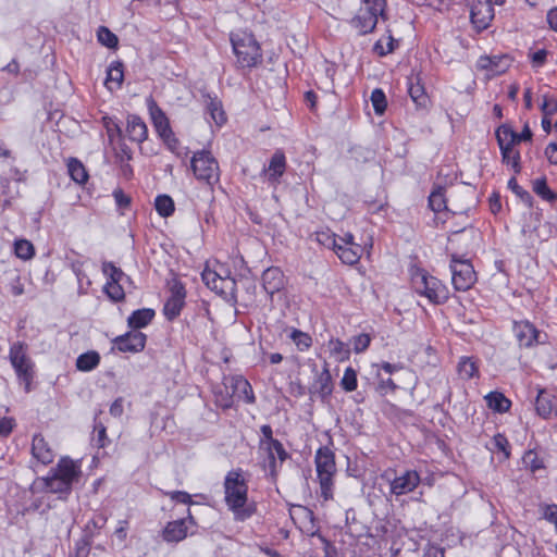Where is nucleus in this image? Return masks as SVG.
<instances>
[{"label": "nucleus", "mask_w": 557, "mask_h": 557, "mask_svg": "<svg viewBox=\"0 0 557 557\" xmlns=\"http://www.w3.org/2000/svg\"><path fill=\"white\" fill-rule=\"evenodd\" d=\"M225 504L234 513L236 521H245L255 511V505H248V484L243 476L242 469H233L227 472L224 479Z\"/></svg>", "instance_id": "1"}, {"label": "nucleus", "mask_w": 557, "mask_h": 557, "mask_svg": "<svg viewBox=\"0 0 557 557\" xmlns=\"http://www.w3.org/2000/svg\"><path fill=\"white\" fill-rule=\"evenodd\" d=\"M314 461L321 496L324 500L333 499V476L336 473L334 453L329 447H320Z\"/></svg>", "instance_id": "2"}, {"label": "nucleus", "mask_w": 557, "mask_h": 557, "mask_svg": "<svg viewBox=\"0 0 557 557\" xmlns=\"http://www.w3.org/2000/svg\"><path fill=\"white\" fill-rule=\"evenodd\" d=\"M412 284L417 293L425 296L433 304H444L449 297L447 287L423 270L412 275Z\"/></svg>", "instance_id": "3"}, {"label": "nucleus", "mask_w": 557, "mask_h": 557, "mask_svg": "<svg viewBox=\"0 0 557 557\" xmlns=\"http://www.w3.org/2000/svg\"><path fill=\"white\" fill-rule=\"evenodd\" d=\"M190 165L196 178L206 182L210 187L220 181L219 163L210 151L195 152Z\"/></svg>", "instance_id": "4"}, {"label": "nucleus", "mask_w": 557, "mask_h": 557, "mask_svg": "<svg viewBox=\"0 0 557 557\" xmlns=\"http://www.w3.org/2000/svg\"><path fill=\"white\" fill-rule=\"evenodd\" d=\"M234 53L240 67H252L261 61V51L259 44L252 35L232 37Z\"/></svg>", "instance_id": "5"}, {"label": "nucleus", "mask_w": 557, "mask_h": 557, "mask_svg": "<svg viewBox=\"0 0 557 557\" xmlns=\"http://www.w3.org/2000/svg\"><path fill=\"white\" fill-rule=\"evenodd\" d=\"M9 358L17 377L25 383V391L29 392L34 377V363L27 356V345L16 342L10 347Z\"/></svg>", "instance_id": "6"}, {"label": "nucleus", "mask_w": 557, "mask_h": 557, "mask_svg": "<svg viewBox=\"0 0 557 557\" xmlns=\"http://www.w3.org/2000/svg\"><path fill=\"white\" fill-rule=\"evenodd\" d=\"M261 433L263 435V440L260 442V448H264L268 454V465L270 475L275 478L277 474V461L273 458V450L277 454V458L280 463L284 462L288 458V453L283 447V444L273 438V431L271 425L264 424L261 426Z\"/></svg>", "instance_id": "7"}, {"label": "nucleus", "mask_w": 557, "mask_h": 557, "mask_svg": "<svg viewBox=\"0 0 557 557\" xmlns=\"http://www.w3.org/2000/svg\"><path fill=\"white\" fill-rule=\"evenodd\" d=\"M450 271L451 283L458 292L470 289L476 281L475 272L470 261L459 259L456 255L451 256Z\"/></svg>", "instance_id": "8"}, {"label": "nucleus", "mask_w": 557, "mask_h": 557, "mask_svg": "<svg viewBox=\"0 0 557 557\" xmlns=\"http://www.w3.org/2000/svg\"><path fill=\"white\" fill-rule=\"evenodd\" d=\"M203 283L216 294L223 296L225 299L235 298L236 282L231 277H222L215 271L206 269L201 274Z\"/></svg>", "instance_id": "9"}, {"label": "nucleus", "mask_w": 557, "mask_h": 557, "mask_svg": "<svg viewBox=\"0 0 557 557\" xmlns=\"http://www.w3.org/2000/svg\"><path fill=\"white\" fill-rule=\"evenodd\" d=\"M470 18L479 30L486 29L494 18V8L488 0H470Z\"/></svg>", "instance_id": "10"}, {"label": "nucleus", "mask_w": 557, "mask_h": 557, "mask_svg": "<svg viewBox=\"0 0 557 557\" xmlns=\"http://www.w3.org/2000/svg\"><path fill=\"white\" fill-rule=\"evenodd\" d=\"M186 292L181 283L175 282L171 287V296L164 304L163 313L168 320L177 318L185 304Z\"/></svg>", "instance_id": "11"}, {"label": "nucleus", "mask_w": 557, "mask_h": 557, "mask_svg": "<svg viewBox=\"0 0 557 557\" xmlns=\"http://www.w3.org/2000/svg\"><path fill=\"white\" fill-rule=\"evenodd\" d=\"M289 513L294 523L298 525L301 532L311 536L315 535L317 529L312 510L305 506L296 505L290 508Z\"/></svg>", "instance_id": "12"}, {"label": "nucleus", "mask_w": 557, "mask_h": 557, "mask_svg": "<svg viewBox=\"0 0 557 557\" xmlns=\"http://www.w3.org/2000/svg\"><path fill=\"white\" fill-rule=\"evenodd\" d=\"M146 335L138 331H131L114 338L115 347L122 352H139L145 348Z\"/></svg>", "instance_id": "13"}, {"label": "nucleus", "mask_w": 557, "mask_h": 557, "mask_svg": "<svg viewBox=\"0 0 557 557\" xmlns=\"http://www.w3.org/2000/svg\"><path fill=\"white\" fill-rule=\"evenodd\" d=\"M51 472L72 487L74 483L78 482L82 474L81 465L69 457L61 458L57 467L51 469Z\"/></svg>", "instance_id": "14"}, {"label": "nucleus", "mask_w": 557, "mask_h": 557, "mask_svg": "<svg viewBox=\"0 0 557 557\" xmlns=\"http://www.w3.org/2000/svg\"><path fill=\"white\" fill-rule=\"evenodd\" d=\"M186 521L195 523L194 517L188 513L186 519H178L166 523L162 531V539L168 543H178L187 536Z\"/></svg>", "instance_id": "15"}, {"label": "nucleus", "mask_w": 557, "mask_h": 557, "mask_svg": "<svg viewBox=\"0 0 557 557\" xmlns=\"http://www.w3.org/2000/svg\"><path fill=\"white\" fill-rule=\"evenodd\" d=\"M420 483L417 471L409 470L391 482V492L397 496L412 492Z\"/></svg>", "instance_id": "16"}, {"label": "nucleus", "mask_w": 557, "mask_h": 557, "mask_svg": "<svg viewBox=\"0 0 557 557\" xmlns=\"http://www.w3.org/2000/svg\"><path fill=\"white\" fill-rule=\"evenodd\" d=\"M262 286L271 297L284 288L285 276L281 269L271 267L262 273Z\"/></svg>", "instance_id": "17"}, {"label": "nucleus", "mask_w": 557, "mask_h": 557, "mask_svg": "<svg viewBox=\"0 0 557 557\" xmlns=\"http://www.w3.org/2000/svg\"><path fill=\"white\" fill-rule=\"evenodd\" d=\"M234 397L247 404H253L256 398L253 395L250 383L240 375H233L227 377Z\"/></svg>", "instance_id": "18"}, {"label": "nucleus", "mask_w": 557, "mask_h": 557, "mask_svg": "<svg viewBox=\"0 0 557 557\" xmlns=\"http://www.w3.org/2000/svg\"><path fill=\"white\" fill-rule=\"evenodd\" d=\"M513 332L520 346L531 347L537 342L539 331L529 321L515 322Z\"/></svg>", "instance_id": "19"}, {"label": "nucleus", "mask_w": 557, "mask_h": 557, "mask_svg": "<svg viewBox=\"0 0 557 557\" xmlns=\"http://www.w3.org/2000/svg\"><path fill=\"white\" fill-rule=\"evenodd\" d=\"M511 64V59L506 55L481 57L479 59V66L482 70L491 72L493 75L505 73Z\"/></svg>", "instance_id": "20"}, {"label": "nucleus", "mask_w": 557, "mask_h": 557, "mask_svg": "<svg viewBox=\"0 0 557 557\" xmlns=\"http://www.w3.org/2000/svg\"><path fill=\"white\" fill-rule=\"evenodd\" d=\"M126 134L132 141L141 144L148 137V128L141 117L131 114L127 117Z\"/></svg>", "instance_id": "21"}, {"label": "nucleus", "mask_w": 557, "mask_h": 557, "mask_svg": "<svg viewBox=\"0 0 557 557\" xmlns=\"http://www.w3.org/2000/svg\"><path fill=\"white\" fill-rule=\"evenodd\" d=\"M148 109L152 124L159 136L170 133L172 131L170 121L163 110L157 104V102L150 98L148 100Z\"/></svg>", "instance_id": "22"}, {"label": "nucleus", "mask_w": 557, "mask_h": 557, "mask_svg": "<svg viewBox=\"0 0 557 557\" xmlns=\"http://www.w3.org/2000/svg\"><path fill=\"white\" fill-rule=\"evenodd\" d=\"M32 454L42 465H49L53 461L54 453L46 442L42 435L36 434L32 442Z\"/></svg>", "instance_id": "23"}, {"label": "nucleus", "mask_w": 557, "mask_h": 557, "mask_svg": "<svg viewBox=\"0 0 557 557\" xmlns=\"http://www.w3.org/2000/svg\"><path fill=\"white\" fill-rule=\"evenodd\" d=\"M408 92L416 103L417 108L426 109L430 104V98L425 92L424 86L421 84L419 76L410 77L408 82Z\"/></svg>", "instance_id": "24"}, {"label": "nucleus", "mask_w": 557, "mask_h": 557, "mask_svg": "<svg viewBox=\"0 0 557 557\" xmlns=\"http://www.w3.org/2000/svg\"><path fill=\"white\" fill-rule=\"evenodd\" d=\"M350 24L359 34L366 35L374 30L377 20L374 18V14L369 13L368 10H359L351 18Z\"/></svg>", "instance_id": "25"}, {"label": "nucleus", "mask_w": 557, "mask_h": 557, "mask_svg": "<svg viewBox=\"0 0 557 557\" xmlns=\"http://www.w3.org/2000/svg\"><path fill=\"white\" fill-rule=\"evenodd\" d=\"M496 139L497 144L499 146L502 154L505 157V159L508 157L507 152L509 150V146H516L517 145V133L508 125H500L496 129Z\"/></svg>", "instance_id": "26"}, {"label": "nucleus", "mask_w": 557, "mask_h": 557, "mask_svg": "<svg viewBox=\"0 0 557 557\" xmlns=\"http://www.w3.org/2000/svg\"><path fill=\"white\" fill-rule=\"evenodd\" d=\"M556 406L554 403V396L544 389H540L535 401V409L537 414L544 419H548L550 418Z\"/></svg>", "instance_id": "27"}, {"label": "nucleus", "mask_w": 557, "mask_h": 557, "mask_svg": "<svg viewBox=\"0 0 557 557\" xmlns=\"http://www.w3.org/2000/svg\"><path fill=\"white\" fill-rule=\"evenodd\" d=\"M314 393H318L322 399L329 397L332 393V376L327 364L324 366L321 373L317 375L314 383L312 384Z\"/></svg>", "instance_id": "28"}, {"label": "nucleus", "mask_w": 557, "mask_h": 557, "mask_svg": "<svg viewBox=\"0 0 557 557\" xmlns=\"http://www.w3.org/2000/svg\"><path fill=\"white\" fill-rule=\"evenodd\" d=\"M286 169V159L282 151H276L269 163L267 169L268 178L270 182H277L284 174Z\"/></svg>", "instance_id": "29"}, {"label": "nucleus", "mask_w": 557, "mask_h": 557, "mask_svg": "<svg viewBox=\"0 0 557 557\" xmlns=\"http://www.w3.org/2000/svg\"><path fill=\"white\" fill-rule=\"evenodd\" d=\"M334 251L344 263L355 264L361 257L362 248L360 245L343 246L337 243Z\"/></svg>", "instance_id": "30"}, {"label": "nucleus", "mask_w": 557, "mask_h": 557, "mask_svg": "<svg viewBox=\"0 0 557 557\" xmlns=\"http://www.w3.org/2000/svg\"><path fill=\"white\" fill-rule=\"evenodd\" d=\"M154 317L152 309L144 308L135 310L127 319L128 326L138 330L147 326Z\"/></svg>", "instance_id": "31"}, {"label": "nucleus", "mask_w": 557, "mask_h": 557, "mask_svg": "<svg viewBox=\"0 0 557 557\" xmlns=\"http://www.w3.org/2000/svg\"><path fill=\"white\" fill-rule=\"evenodd\" d=\"M487 407L495 412L504 413L510 409L511 401L499 392H491L485 396Z\"/></svg>", "instance_id": "32"}, {"label": "nucleus", "mask_w": 557, "mask_h": 557, "mask_svg": "<svg viewBox=\"0 0 557 557\" xmlns=\"http://www.w3.org/2000/svg\"><path fill=\"white\" fill-rule=\"evenodd\" d=\"M214 396L215 403L219 407L228 409L233 406L234 394L231 389L230 383H227V377L224 379L222 386L216 387L214 391Z\"/></svg>", "instance_id": "33"}, {"label": "nucleus", "mask_w": 557, "mask_h": 557, "mask_svg": "<svg viewBox=\"0 0 557 557\" xmlns=\"http://www.w3.org/2000/svg\"><path fill=\"white\" fill-rule=\"evenodd\" d=\"M100 355L96 350H89L79 355L76 359V368L79 371L88 372L96 369L100 363Z\"/></svg>", "instance_id": "34"}, {"label": "nucleus", "mask_w": 557, "mask_h": 557, "mask_svg": "<svg viewBox=\"0 0 557 557\" xmlns=\"http://www.w3.org/2000/svg\"><path fill=\"white\" fill-rule=\"evenodd\" d=\"M42 480L45 483V488L50 493L67 495L72 491V486H70L66 482H64L51 471L50 474Z\"/></svg>", "instance_id": "35"}, {"label": "nucleus", "mask_w": 557, "mask_h": 557, "mask_svg": "<svg viewBox=\"0 0 557 557\" xmlns=\"http://www.w3.org/2000/svg\"><path fill=\"white\" fill-rule=\"evenodd\" d=\"M124 65L120 61H114L110 64L107 71L106 86L112 89L111 84H115L116 88H120L124 79Z\"/></svg>", "instance_id": "36"}, {"label": "nucleus", "mask_w": 557, "mask_h": 557, "mask_svg": "<svg viewBox=\"0 0 557 557\" xmlns=\"http://www.w3.org/2000/svg\"><path fill=\"white\" fill-rule=\"evenodd\" d=\"M69 174L77 184H84L88 180V174L81 161L71 158L67 163Z\"/></svg>", "instance_id": "37"}, {"label": "nucleus", "mask_w": 557, "mask_h": 557, "mask_svg": "<svg viewBox=\"0 0 557 557\" xmlns=\"http://www.w3.org/2000/svg\"><path fill=\"white\" fill-rule=\"evenodd\" d=\"M458 373L463 380L476 376L479 373L476 362L470 357H462L458 363Z\"/></svg>", "instance_id": "38"}, {"label": "nucleus", "mask_w": 557, "mask_h": 557, "mask_svg": "<svg viewBox=\"0 0 557 557\" xmlns=\"http://www.w3.org/2000/svg\"><path fill=\"white\" fill-rule=\"evenodd\" d=\"M429 206L434 212L448 210L443 187L438 186L431 193L429 197Z\"/></svg>", "instance_id": "39"}, {"label": "nucleus", "mask_w": 557, "mask_h": 557, "mask_svg": "<svg viewBox=\"0 0 557 557\" xmlns=\"http://www.w3.org/2000/svg\"><path fill=\"white\" fill-rule=\"evenodd\" d=\"M310 239L326 248L335 249L338 240L330 230L319 231L311 234Z\"/></svg>", "instance_id": "40"}, {"label": "nucleus", "mask_w": 557, "mask_h": 557, "mask_svg": "<svg viewBox=\"0 0 557 557\" xmlns=\"http://www.w3.org/2000/svg\"><path fill=\"white\" fill-rule=\"evenodd\" d=\"M207 110L209 111L212 120L222 125L226 121L225 112L222 109V103L216 98L209 97L207 100Z\"/></svg>", "instance_id": "41"}, {"label": "nucleus", "mask_w": 557, "mask_h": 557, "mask_svg": "<svg viewBox=\"0 0 557 557\" xmlns=\"http://www.w3.org/2000/svg\"><path fill=\"white\" fill-rule=\"evenodd\" d=\"M157 212L163 216H171L175 210L173 199L168 195H159L154 201Z\"/></svg>", "instance_id": "42"}, {"label": "nucleus", "mask_w": 557, "mask_h": 557, "mask_svg": "<svg viewBox=\"0 0 557 557\" xmlns=\"http://www.w3.org/2000/svg\"><path fill=\"white\" fill-rule=\"evenodd\" d=\"M533 191L547 201H554L557 195L548 187L546 178L541 177L533 182Z\"/></svg>", "instance_id": "43"}, {"label": "nucleus", "mask_w": 557, "mask_h": 557, "mask_svg": "<svg viewBox=\"0 0 557 557\" xmlns=\"http://www.w3.org/2000/svg\"><path fill=\"white\" fill-rule=\"evenodd\" d=\"M523 465L531 472L535 473L545 468L543 460L534 450H528L522 457Z\"/></svg>", "instance_id": "44"}, {"label": "nucleus", "mask_w": 557, "mask_h": 557, "mask_svg": "<svg viewBox=\"0 0 557 557\" xmlns=\"http://www.w3.org/2000/svg\"><path fill=\"white\" fill-rule=\"evenodd\" d=\"M14 251L18 258L23 260H28L34 256L35 248L29 240L18 239L14 244Z\"/></svg>", "instance_id": "45"}, {"label": "nucleus", "mask_w": 557, "mask_h": 557, "mask_svg": "<svg viewBox=\"0 0 557 557\" xmlns=\"http://www.w3.org/2000/svg\"><path fill=\"white\" fill-rule=\"evenodd\" d=\"M98 40L101 45L108 48H116L119 44V39L115 34H113L109 28L104 26H100L97 33Z\"/></svg>", "instance_id": "46"}, {"label": "nucleus", "mask_w": 557, "mask_h": 557, "mask_svg": "<svg viewBox=\"0 0 557 557\" xmlns=\"http://www.w3.org/2000/svg\"><path fill=\"white\" fill-rule=\"evenodd\" d=\"M102 271L108 276V282L121 283L124 278H127L124 272L112 262H103Z\"/></svg>", "instance_id": "47"}, {"label": "nucleus", "mask_w": 557, "mask_h": 557, "mask_svg": "<svg viewBox=\"0 0 557 557\" xmlns=\"http://www.w3.org/2000/svg\"><path fill=\"white\" fill-rule=\"evenodd\" d=\"M300 351L307 350L312 345V338L309 334L294 329L289 335Z\"/></svg>", "instance_id": "48"}, {"label": "nucleus", "mask_w": 557, "mask_h": 557, "mask_svg": "<svg viewBox=\"0 0 557 557\" xmlns=\"http://www.w3.org/2000/svg\"><path fill=\"white\" fill-rule=\"evenodd\" d=\"M371 102L376 114L382 115L385 112L387 101L386 96L382 89L376 88L372 91Z\"/></svg>", "instance_id": "49"}, {"label": "nucleus", "mask_w": 557, "mask_h": 557, "mask_svg": "<svg viewBox=\"0 0 557 557\" xmlns=\"http://www.w3.org/2000/svg\"><path fill=\"white\" fill-rule=\"evenodd\" d=\"M539 512L541 517L553 523L555 525V530H557V505L556 504H540Z\"/></svg>", "instance_id": "50"}, {"label": "nucleus", "mask_w": 557, "mask_h": 557, "mask_svg": "<svg viewBox=\"0 0 557 557\" xmlns=\"http://www.w3.org/2000/svg\"><path fill=\"white\" fill-rule=\"evenodd\" d=\"M508 187L524 202L527 203L529 207H532L533 205V197L531 196V194L523 189L521 186H519L516 177H511L509 181H508Z\"/></svg>", "instance_id": "51"}, {"label": "nucleus", "mask_w": 557, "mask_h": 557, "mask_svg": "<svg viewBox=\"0 0 557 557\" xmlns=\"http://www.w3.org/2000/svg\"><path fill=\"white\" fill-rule=\"evenodd\" d=\"M508 157L505 159V157L502 154V161L503 163L507 165H511L515 174H519L521 172V164H520V152L515 149V146H509V150L507 152Z\"/></svg>", "instance_id": "52"}, {"label": "nucleus", "mask_w": 557, "mask_h": 557, "mask_svg": "<svg viewBox=\"0 0 557 557\" xmlns=\"http://www.w3.org/2000/svg\"><path fill=\"white\" fill-rule=\"evenodd\" d=\"M342 387L346 392H352L357 388V373L352 368H347L341 381Z\"/></svg>", "instance_id": "53"}, {"label": "nucleus", "mask_w": 557, "mask_h": 557, "mask_svg": "<svg viewBox=\"0 0 557 557\" xmlns=\"http://www.w3.org/2000/svg\"><path fill=\"white\" fill-rule=\"evenodd\" d=\"M104 292L108 295V297L113 301H121L125 297L121 283L107 282V284L104 285Z\"/></svg>", "instance_id": "54"}, {"label": "nucleus", "mask_w": 557, "mask_h": 557, "mask_svg": "<svg viewBox=\"0 0 557 557\" xmlns=\"http://www.w3.org/2000/svg\"><path fill=\"white\" fill-rule=\"evenodd\" d=\"M386 8V0H364V7L360 10H368L369 13L374 14V18L377 20L380 15H383Z\"/></svg>", "instance_id": "55"}, {"label": "nucleus", "mask_w": 557, "mask_h": 557, "mask_svg": "<svg viewBox=\"0 0 557 557\" xmlns=\"http://www.w3.org/2000/svg\"><path fill=\"white\" fill-rule=\"evenodd\" d=\"M160 138L163 140L164 145L174 153H176L178 157H181L183 153L178 150L180 148V140L175 136L173 131H170V133H165L164 135H161Z\"/></svg>", "instance_id": "56"}, {"label": "nucleus", "mask_w": 557, "mask_h": 557, "mask_svg": "<svg viewBox=\"0 0 557 557\" xmlns=\"http://www.w3.org/2000/svg\"><path fill=\"white\" fill-rule=\"evenodd\" d=\"M541 111L543 115H554L557 112V99L553 96L544 95Z\"/></svg>", "instance_id": "57"}, {"label": "nucleus", "mask_w": 557, "mask_h": 557, "mask_svg": "<svg viewBox=\"0 0 557 557\" xmlns=\"http://www.w3.org/2000/svg\"><path fill=\"white\" fill-rule=\"evenodd\" d=\"M395 45H396V41L395 39L392 37V36H388L386 38V42L384 45V40H379L375 46H374V50L375 52H377L380 55H386L387 53H391L394 51L395 49Z\"/></svg>", "instance_id": "58"}, {"label": "nucleus", "mask_w": 557, "mask_h": 557, "mask_svg": "<svg viewBox=\"0 0 557 557\" xmlns=\"http://www.w3.org/2000/svg\"><path fill=\"white\" fill-rule=\"evenodd\" d=\"M103 124L108 133V137L110 140H113L115 136L120 137L122 135V129L116 122H114L111 117H103Z\"/></svg>", "instance_id": "59"}, {"label": "nucleus", "mask_w": 557, "mask_h": 557, "mask_svg": "<svg viewBox=\"0 0 557 557\" xmlns=\"http://www.w3.org/2000/svg\"><path fill=\"white\" fill-rule=\"evenodd\" d=\"M95 432L97 433L94 441L99 448H103L107 446L109 440L107 437V429L102 423H98L95 425Z\"/></svg>", "instance_id": "60"}, {"label": "nucleus", "mask_w": 557, "mask_h": 557, "mask_svg": "<svg viewBox=\"0 0 557 557\" xmlns=\"http://www.w3.org/2000/svg\"><path fill=\"white\" fill-rule=\"evenodd\" d=\"M493 443L499 451L504 453L505 458H509V456H510L509 442L505 435L496 434L493 438Z\"/></svg>", "instance_id": "61"}, {"label": "nucleus", "mask_w": 557, "mask_h": 557, "mask_svg": "<svg viewBox=\"0 0 557 557\" xmlns=\"http://www.w3.org/2000/svg\"><path fill=\"white\" fill-rule=\"evenodd\" d=\"M371 338L368 334H360L354 338V350L359 354L364 351L370 345Z\"/></svg>", "instance_id": "62"}, {"label": "nucleus", "mask_w": 557, "mask_h": 557, "mask_svg": "<svg viewBox=\"0 0 557 557\" xmlns=\"http://www.w3.org/2000/svg\"><path fill=\"white\" fill-rule=\"evenodd\" d=\"M165 495L170 496L172 500H175L181 504H191V496L184 491H174V492H166Z\"/></svg>", "instance_id": "63"}, {"label": "nucleus", "mask_w": 557, "mask_h": 557, "mask_svg": "<svg viewBox=\"0 0 557 557\" xmlns=\"http://www.w3.org/2000/svg\"><path fill=\"white\" fill-rule=\"evenodd\" d=\"M15 425L13 418L4 417L0 419V436L7 437L10 435V433L13 431V428Z\"/></svg>", "instance_id": "64"}]
</instances>
